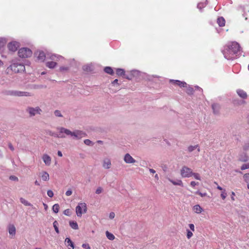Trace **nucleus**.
Listing matches in <instances>:
<instances>
[{"mask_svg": "<svg viewBox=\"0 0 249 249\" xmlns=\"http://www.w3.org/2000/svg\"><path fill=\"white\" fill-rule=\"evenodd\" d=\"M42 159H43V161L46 165H50L51 162V158L49 155H48L47 154L43 155V156L42 157Z\"/></svg>", "mask_w": 249, "mask_h": 249, "instance_id": "14", "label": "nucleus"}, {"mask_svg": "<svg viewBox=\"0 0 249 249\" xmlns=\"http://www.w3.org/2000/svg\"><path fill=\"white\" fill-rule=\"evenodd\" d=\"M56 64L57 63L53 61L47 62L46 63V66L50 69H53L56 66Z\"/></svg>", "mask_w": 249, "mask_h": 249, "instance_id": "22", "label": "nucleus"}, {"mask_svg": "<svg viewBox=\"0 0 249 249\" xmlns=\"http://www.w3.org/2000/svg\"><path fill=\"white\" fill-rule=\"evenodd\" d=\"M54 57H56V56L55 55H53L52 56V59H53V60H54Z\"/></svg>", "mask_w": 249, "mask_h": 249, "instance_id": "61", "label": "nucleus"}, {"mask_svg": "<svg viewBox=\"0 0 249 249\" xmlns=\"http://www.w3.org/2000/svg\"><path fill=\"white\" fill-rule=\"evenodd\" d=\"M249 163L243 164L241 167V169L242 170H245L246 169H249Z\"/></svg>", "mask_w": 249, "mask_h": 249, "instance_id": "34", "label": "nucleus"}, {"mask_svg": "<svg viewBox=\"0 0 249 249\" xmlns=\"http://www.w3.org/2000/svg\"><path fill=\"white\" fill-rule=\"evenodd\" d=\"M70 226L74 230H77L78 229V226L76 222L70 221L69 222Z\"/></svg>", "mask_w": 249, "mask_h": 249, "instance_id": "25", "label": "nucleus"}, {"mask_svg": "<svg viewBox=\"0 0 249 249\" xmlns=\"http://www.w3.org/2000/svg\"><path fill=\"white\" fill-rule=\"evenodd\" d=\"M58 223L57 222V221H54L53 223V226L54 228V230L55 231L58 233L59 232V230H58Z\"/></svg>", "mask_w": 249, "mask_h": 249, "instance_id": "30", "label": "nucleus"}, {"mask_svg": "<svg viewBox=\"0 0 249 249\" xmlns=\"http://www.w3.org/2000/svg\"><path fill=\"white\" fill-rule=\"evenodd\" d=\"M82 246L83 248H85V249H90V246L88 244H83Z\"/></svg>", "mask_w": 249, "mask_h": 249, "instance_id": "43", "label": "nucleus"}, {"mask_svg": "<svg viewBox=\"0 0 249 249\" xmlns=\"http://www.w3.org/2000/svg\"><path fill=\"white\" fill-rule=\"evenodd\" d=\"M197 147H198V145H196L195 146H190L188 147V151L190 152H192Z\"/></svg>", "mask_w": 249, "mask_h": 249, "instance_id": "35", "label": "nucleus"}, {"mask_svg": "<svg viewBox=\"0 0 249 249\" xmlns=\"http://www.w3.org/2000/svg\"><path fill=\"white\" fill-rule=\"evenodd\" d=\"M109 218H110V219H113V218H114V217H115V213H113V212H111V213H109Z\"/></svg>", "mask_w": 249, "mask_h": 249, "instance_id": "49", "label": "nucleus"}, {"mask_svg": "<svg viewBox=\"0 0 249 249\" xmlns=\"http://www.w3.org/2000/svg\"><path fill=\"white\" fill-rule=\"evenodd\" d=\"M65 243L68 246H70L71 248L69 249H74V244L69 238H66L65 239Z\"/></svg>", "mask_w": 249, "mask_h": 249, "instance_id": "18", "label": "nucleus"}, {"mask_svg": "<svg viewBox=\"0 0 249 249\" xmlns=\"http://www.w3.org/2000/svg\"><path fill=\"white\" fill-rule=\"evenodd\" d=\"M189 228H190V229L192 231H195V226H194V225L193 224H190L189 225Z\"/></svg>", "mask_w": 249, "mask_h": 249, "instance_id": "47", "label": "nucleus"}, {"mask_svg": "<svg viewBox=\"0 0 249 249\" xmlns=\"http://www.w3.org/2000/svg\"><path fill=\"white\" fill-rule=\"evenodd\" d=\"M198 184V182H197L196 183V182L194 181H192L191 182V185L192 186V187H195L196 185H197Z\"/></svg>", "mask_w": 249, "mask_h": 249, "instance_id": "50", "label": "nucleus"}, {"mask_svg": "<svg viewBox=\"0 0 249 249\" xmlns=\"http://www.w3.org/2000/svg\"><path fill=\"white\" fill-rule=\"evenodd\" d=\"M104 71L105 72L112 75L114 73L113 70L110 67H106L104 69Z\"/></svg>", "mask_w": 249, "mask_h": 249, "instance_id": "24", "label": "nucleus"}, {"mask_svg": "<svg viewBox=\"0 0 249 249\" xmlns=\"http://www.w3.org/2000/svg\"><path fill=\"white\" fill-rule=\"evenodd\" d=\"M47 195L49 197H52L53 196V193L52 190H50L47 191Z\"/></svg>", "mask_w": 249, "mask_h": 249, "instance_id": "41", "label": "nucleus"}, {"mask_svg": "<svg viewBox=\"0 0 249 249\" xmlns=\"http://www.w3.org/2000/svg\"><path fill=\"white\" fill-rule=\"evenodd\" d=\"M192 172L191 168L184 166L180 170V174L182 178H189L192 176Z\"/></svg>", "mask_w": 249, "mask_h": 249, "instance_id": "4", "label": "nucleus"}, {"mask_svg": "<svg viewBox=\"0 0 249 249\" xmlns=\"http://www.w3.org/2000/svg\"><path fill=\"white\" fill-rule=\"evenodd\" d=\"M212 108L214 113L216 114L218 112L220 107L218 104H214L212 105Z\"/></svg>", "mask_w": 249, "mask_h": 249, "instance_id": "23", "label": "nucleus"}, {"mask_svg": "<svg viewBox=\"0 0 249 249\" xmlns=\"http://www.w3.org/2000/svg\"><path fill=\"white\" fill-rule=\"evenodd\" d=\"M240 51V46L239 43L233 41L229 43L225 46L223 53L225 58L231 60L236 58Z\"/></svg>", "mask_w": 249, "mask_h": 249, "instance_id": "1", "label": "nucleus"}, {"mask_svg": "<svg viewBox=\"0 0 249 249\" xmlns=\"http://www.w3.org/2000/svg\"><path fill=\"white\" fill-rule=\"evenodd\" d=\"M35 249H41V248H36Z\"/></svg>", "mask_w": 249, "mask_h": 249, "instance_id": "64", "label": "nucleus"}, {"mask_svg": "<svg viewBox=\"0 0 249 249\" xmlns=\"http://www.w3.org/2000/svg\"><path fill=\"white\" fill-rule=\"evenodd\" d=\"M57 154H58V156H59V157H62V153L61 151H58V152H57Z\"/></svg>", "mask_w": 249, "mask_h": 249, "instance_id": "54", "label": "nucleus"}, {"mask_svg": "<svg viewBox=\"0 0 249 249\" xmlns=\"http://www.w3.org/2000/svg\"><path fill=\"white\" fill-rule=\"evenodd\" d=\"M235 196V193L234 192H232L231 193V200L232 201H234L235 199L234 198V196Z\"/></svg>", "mask_w": 249, "mask_h": 249, "instance_id": "52", "label": "nucleus"}, {"mask_svg": "<svg viewBox=\"0 0 249 249\" xmlns=\"http://www.w3.org/2000/svg\"><path fill=\"white\" fill-rule=\"evenodd\" d=\"M111 161L108 159H105L104 160L103 166L105 169H109L111 167Z\"/></svg>", "mask_w": 249, "mask_h": 249, "instance_id": "16", "label": "nucleus"}, {"mask_svg": "<svg viewBox=\"0 0 249 249\" xmlns=\"http://www.w3.org/2000/svg\"><path fill=\"white\" fill-rule=\"evenodd\" d=\"M8 232L10 235L12 236H14L16 234V228L13 224H9L8 226Z\"/></svg>", "mask_w": 249, "mask_h": 249, "instance_id": "12", "label": "nucleus"}, {"mask_svg": "<svg viewBox=\"0 0 249 249\" xmlns=\"http://www.w3.org/2000/svg\"><path fill=\"white\" fill-rule=\"evenodd\" d=\"M217 22L220 27H223L225 25V20L223 17L218 18L217 20Z\"/></svg>", "mask_w": 249, "mask_h": 249, "instance_id": "17", "label": "nucleus"}, {"mask_svg": "<svg viewBox=\"0 0 249 249\" xmlns=\"http://www.w3.org/2000/svg\"><path fill=\"white\" fill-rule=\"evenodd\" d=\"M125 71L124 69H117L116 70V74L118 76H124V75Z\"/></svg>", "mask_w": 249, "mask_h": 249, "instance_id": "26", "label": "nucleus"}, {"mask_svg": "<svg viewBox=\"0 0 249 249\" xmlns=\"http://www.w3.org/2000/svg\"><path fill=\"white\" fill-rule=\"evenodd\" d=\"M118 79H116L112 82V84L113 85H115V84L118 85Z\"/></svg>", "mask_w": 249, "mask_h": 249, "instance_id": "53", "label": "nucleus"}, {"mask_svg": "<svg viewBox=\"0 0 249 249\" xmlns=\"http://www.w3.org/2000/svg\"><path fill=\"white\" fill-rule=\"evenodd\" d=\"M25 68L23 64L21 63H13L7 68L8 72L11 70L15 73L21 72L25 71Z\"/></svg>", "mask_w": 249, "mask_h": 249, "instance_id": "2", "label": "nucleus"}, {"mask_svg": "<svg viewBox=\"0 0 249 249\" xmlns=\"http://www.w3.org/2000/svg\"><path fill=\"white\" fill-rule=\"evenodd\" d=\"M6 40L4 38H0V49L4 47L6 44Z\"/></svg>", "mask_w": 249, "mask_h": 249, "instance_id": "31", "label": "nucleus"}, {"mask_svg": "<svg viewBox=\"0 0 249 249\" xmlns=\"http://www.w3.org/2000/svg\"><path fill=\"white\" fill-rule=\"evenodd\" d=\"M87 212L86 203H80V205L76 207V213L78 216H81L83 213Z\"/></svg>", "mask_w": 249, "mask_h": 249, "instance_id": "5", "label": "nucleus"}, {"mask_svg": "<svg viewBox=\"0 0 249 249\" xmlns=\"http://www.w3.org/2000/svg\"><path fill=\"white\" fill-rule=\"evenodd\" d=\"M226 196H227V194L225 192V190H224L222 192V193L221 194V196L223 199H224L226 197Z\"/></svg>", "mask_w": 249, "mask_h": 249, "instance_id": "40", "label": "nucleus"}, {"mask_svg": "<svg viewBox=\"0 0 249 249\" xmlns=\"http://www.w3.org/2000/svg\"><path fill=\"white\" fill-rule=\"evenodd\" d=\"M21 203L25 202H24V200L23 198H21Z\"/></svg>", "mask_w": 249, "mask_h": 249, "instance_id": "62", "label": "nucleus"}, {"mask_svg": "<svg viewBox=\"0 0 249 249\" xmlns=\"http://www.w3.org/2000/svg\"><path fill=\"white\" fill-rule=\"evenodd\" d=\"M149 171L152 173H155L156 172L153 169H150Z\"/></svg>", "mask_w": 249, "mask_h": 249, "instance_id": "55", "label": "nucleus"}, {"mask_svg": "<svg viewBox=\"0 0 249 249\" xmlns=\"http://www.w3.org/2000/svg\"><path fill=\"white\" fill-rule=\"evenodd\" d=\"M45 58V54L43 52H39L37 59L38 60H40L41 61H43Z\"/></svg>", "mask_w": 249, "mask_h": 249, "instance_id": "20", "label": "nucleus"}, {"mask_svg": "<svg viewBox=\"0 0 249 249\" xmlns=\"http://www.w3.org/2000/svg\"><path fill=\"white\" fill-rule=\"evenodd\" d=\"M54 114L56 116H57V117H62V116L61 114L60 111L59 110H55L54 112Z\"/></svg>", "mask_w": 249, "mask_h": 249, "instance_id": "42", "label": "nucleus"}, {"mask_svg": "<svg viewBox=\"0 0 249 249\" xmlns=\"http://www.w3.org/2000/svg\"><path fill=\"white\" fill-rule=\"evenodd\" d=\"M25 205L26 206H30V203H25Z\"/></svg>", "mask_w": 249, "mask_h": 249, "instance_id": "63", "label": "nucleus"}, {"mask_svg": "<svg viewBox=\"0 0 249 249\" xmlns=\"http://www.w3.org/2000/svg\"><path fill=\"white\" fill-rule=\"evenodd\" d=\"M41 178L43 181H48L49 179V175L46 172H43L41 175Z\"/></svg>", "mask_w": 249, "mask_h": 249, "instance_id": "21", "label": "nucleus"}, {"mask_svg": "<svg viewBox=\"0 0 249 249\" xmlns=\"http://www.w3.org/2000/svg\"><path fill=\"white\" fill-rule=\"evenodd\" d=\"M86 133L79 130H76L72 133V137L77 139H81L86 136Z\"/></svg>", "mask_w": 249, "mask_h": 249, "instance_id": "9", "label": "nucleus"}, {"mask_svg": "<svg viewBox=\"0 0 249 249\" xmlns=\"http://www.w3.org/2000/svg\"><path fill=\"white\" fill-rule=\"evenodd\" d=\"M84 143L86 145H89L91 144V141H90L89 140H88V139L85 140L84 141Z\"/></svg>", "mask_w": 249, "mask_h": 249, "instance_id": "45", "label": "nucleus"}, {"mask_svg": "<svg viewBox=\"0 0 249 249\" xmlns=\"http://www.w3.org/2000/svg\"><path fill=\"white\" fill-rule=\"evenodd\" d=\"M193 210L195 213H200L202 212L203 209L199 205H196L194 206Z\"/></svg>", "mask_w": 249, "mask_h": 249, "instance_id": "19", "label": "nucleus"}, {"mask_svg": "<svg viewBox=\"0 0 249 249\" xmlns=\"http://www.w3.org/2000/svg\"><path fill=\"white\" fill-rule=\"evenodd\" d=\"M106 236L107 237V238L109 239V240H113L115 238V236H114V235L113 234H112L111 233L109 232V231H107L106 232Z\"/></svg>", "mask_w": 249, "mask_h": 249, "instance_id": "27", "label": "nucleus"}, {"mask_svg": "<svg viewBox=\"0 0 249 249\" xmlns=\"http://www.w3.org/2000/svg\"><path fill=\"white\" fill-rule=\"evenodd\" d=\"M186 92L188 94H192L194 92V89L193 88L189 87L186 90Z\"/></svg>", "mask_w": 249, "mask_h": 249, "instance_id": "33", "label": "nucleus"}, {"mask_svg": "<svg viewBox=\"0 0 249 249\" xmlns=\"http://www.w3.org/2000/svg\"><path fill=\"white\" fill-rule=\"evenodd\" d=\"M32 54V51L27 48H22L19 50L18 55L21 58H27Z\"/></svg>", "mask_w": 249, "mask_h": 249, "instance_id": "3", "label": "nucleus"}, {"mask_svg": "<svg viewBox=\"0 0 249 249\" xmlns=\"http://www.w3.org/2000/svg\"><path fill=\"white\" fill-rule=\"evenodd\" d=\"M103 191V188L101 187H99L96 189L95 193L96 194H101Z\"/></svg>", "mask_w": 249, "mask_h": 249, "instance_id": "39", "label": "nucleus"}, {"mask_svg": "<svg viewBox=\"0 0 249 249\" xmlns=\"http://www.w3.org/2000/svg\"><path fill=\"white\" fill-rule=\"evenodd\" d=\"M170 82L178 86L180 88L187 87V84L185 82H182V81H180L179 80H171L170 81Z\"/></svg>", "mask_w": 249, "mask_h": 249, "instance_id": "13", "label": "nucleus"}, {"mask_svg": "<svg viewBox=\"0 0 249 249\" xmlns=\"http://www.w3.org/2000/svg\"><path fill=\"white\" fill-rule=\"evenodd\" d=\"M201 4H202V3H199V4H198V5H197V7H198V8H201Z\"/></svg>", "mask_w": 249, "mask_h": 249, "instance_id": "59", "label": "nucleus"}, {"mask_svg": "<svg viewBox=\"0 0 249 249\" xmlns=\"http://www.w3.org/2000/svg\"><path fill=\"white\" fill-rule=\"evenodd\" d=\"M3 65V62L0 60V67Z\"/></svg>", "mask_w": 249, "mask_h": 249, "instance_id": "60", "label": "nucleus"}, {"mask_svg": "<svg viewBox=\"0 0 249 249\" xmlns=\"http://www.w3.org/2000/svg\"><path fill=\"white\" fill-rule=\"evenodd\" d=\"M41 110L39 107H36V108H29L28 109V111L31 115H35L36 114H40Z\"/></svg>", "mask_w": 249, "mask_h": 249, "instance_id": "11", "label": "nucleus"}, {"mask_svg": "<svg viewBox=\"0 0 249 249\" xmlns=\"http://www.w3.org/2000/svg\"><path fill=\"white\" fill-rule=\"evenodd\" d=\"M8 147L9 148L12 150V151H14V148L13 147V146L12 145V143H8Z\"/></svg>", "mask_w": 249, "mask_h": 249, "instance_id": "51", "label": "nucleus"}, {"mask_svg": "<svg viewBox=\"0 0 249 249\" xmlns=\"http://www.w3.org/2000/svg\"><path fill=\"white\" fill-rule=\"evenodd\" d=\"M124 160L127 163H133L135 162V160L129 154L125 155Z\"/></svg>", "mask_w": 249, "mask_h": 249, "instance_id": "10", "label": "nucleus"}, {"mask_svg": "<svg viewBox=\"0 0 249 249\" xmlns=\"http://www.w3.org/2000/svg\"><path fill=\"white\" fill-rule=\"evenodd\" d=\"M192 176H193L196 179L200 180V177L198 173H193L192 172Z\"/></svg>", "mask_w": 249, "mask_h": 249, "instance_id": "32", "label": "nucleus"}, {"mask_svg": "<svg viewBox=\"0 0 249 249\" xmlns=\"http://www.w3.org/2000/svg\"><path fill=\"white\" fill-rule=\"evenodd\" d=\"M10 179H11V180H15V181H18V177L15 176H11L10 177Z\"/></svg>", "mask_w": 249, "mask_h": 249, "instance_id": "44", "label": "nucleus"}, {"mask_svg": "<svg viewBox=\"0 0 249 249\" xmlns=\"http://www.w3.org/2000/svg\"><path fill=\"white\" fill-rule=\"evenodd\" d=\"M187 237L188 239H190L193 236V233L189 230H187Z\"/></svg>", "mask_w": 249, "mask_h": 249, "instance_id": "37", "label": "nucleus"}, {"mask_svg": "<svg viewBox=\"0 0 249 249\" xmlns=\"http://www.w3.org/2000/svg\"><path fill=\"white\" fill-rule=\"evenodd\" d=\"M59 209V206L58 204L55 203L53 206V210L55 213H57L58 212Z\"/></svg>", "mask_w": 249, "mask_h": 249, "instance_id": "29", "label": "nucleus"}, {"mask_svg": "<svg viewBox=\"0 0 249 249\" xmlns=\"http://www.w3.org/2000/svg\"><path fill=\"white\" fill-rule=\"evenodd\" d=\"M170 181L174 184V185H179V186H183V183L182 182V181L181 180H178V181H173V180H170Z\"/></svg>", "mask_w": 249, "mask_h": 249, "instance_id": "28", "label": "nucleus"}, {"mask_svg": "<svg viewBox=\"0 0 249 249\" xmlns=\"http://www.w3.org/2000/svg\"><path fill=\"white\" fill-rule=\"evenodd\" d=\"M43 205L44 206V208L46 210L47 208V207H48L47 204H46V203H43Z\"/></svg>", "mask_w": 249, "mask_h": 249, "instance_id": "57", "label": "nucleus"}, {"mask_svg": "<svg viewBox=\"0 0 249 249\" xmlns=\"http://www.w3.org/2000/svg\"><path fill=\"white\" fill-rule=\"evenodd\" d=\"M196 194H198L199 195V196H200L201 197H203V196H206V193H204V194H202L199 192H196Z\"/></svg>", "mask_w": 249, "mask_h": 249, "instance_id": "48", "label": "nucleus"}, {"mask_svg": "<svg viewBox=\"0 0 249 249\" xmlns=\"http://www.w3.org/2000/svg\"><path fill=\"white\" fill-rule=\"evenodd\" d=\"M237 93L238 95L243 99H246L248 97L247 93L243 90L239 89L237 90Z\"/></svg>", "mask_w": 249, "mask_h": 249, "instance_id": "15", "label": "nucleus"}, {"mask_svg": "<svg viewBox=\"0 0 249 249\" xmlns=\"http://www.w3.org/2000/svg\"><path fill=\"white\" fill-rule=\"evenodd\" d=\"M35 184L36 185H39V183L38 182L37 180H36L35 182Z\"/></svg>", "mask_w": 249, "mask_h": 249, "instance_id": "58", "label": "nucleus"}, {"mask_svg": "<svg viewBox=\"0 0 249 249\" xmlns=\"http://www.w3.org/2000/svg\"><path fill=\"white\" fill-rule=\"evenodd\" d=\"M19 47V43L17 41H12L8 43V48L9 51L12 52H15L17 50L18 48Z\"/></svg>", "mask_w": 249, "mask_h": 249, "instance_id": "6", "label": "nucleus"}, {"mask_svg": "<svg viewBox=\"0 0 249 249\" xmlns=\"http://www.w3.org/2000/svg\"><path fill=\"white\" fill-rule=\"evenodd\" d=\"M244 178L247 182H249V173L246 174L244 175Z\"/></svg>", "mask_w": 249, "mask_h": 249, "instance_id": "38", "label": "nucleus"}, {"mask_svg": "<svg viewBox=\"0 0 249 249\" xmlns=\"http://www.w3.org/2000/svg\"><path fill=\"white\" fill-rule=\"evenodd\" d=\"M64 214L66 215H70L71 214V211L70 209H68L64 211Z\"/></svg>", "mask_w": 249, "mask_h": 249, "instance_id": "36", "label": "nucleus"}, {"mask_svg": "<svg viewBox=\"0 0 249 249\" xmlns=\"http://www.w3.org/2000/svg\"><path fill=\"white\" fill-rule=\"evenodd\" d=\"M59 136H57V137L59 138H65V136L62 134L64 133L67 135H71L72 137V133L73 132L71 131L70 130L66 129L64 127H61L59 128Z\"/></svg>", "mask_w": 249, "mask_h": 249, "instance_id": "7", "label": "nucleus"}, {"mask_svg": "<svg viewBox=\"0 0 249 249\" xmlns=\"http://www.w3.org/2000/svg\"><path fill=\"white\" fill-rule=\"evenodd\" d=\"M11 94L16 96H29L31 95L29 92L19 91H12Z\"/></svg>", "mask_w": 249, "mask_h": 249, "instance_id": "8", "label": "nucleus"}, {"mask_svg": "<svg viewBox=\"0 0 249 249\" xmlns=\"http://www.w3.org/2000/svg\"><path fill=\"white\" fill-rule=\"evenodd\" d=\"M217 188L219 190H223V189L222 188V187H221L219 185H217Z\"/></svg>", "mask_w": 249, "mask_h": 249, "instance_id": "56", "label": "nucleus"}, {"mask_svg": "<svg viewBox=\"0 0 249 249\" xmlns=\"http://www.w3.org/2000/svg\"><path fill=\"white\" fill-rule=\"evenodd\" d=\"M72 194V191L71 189L68 190L66 192V195L67 196H70Z\"/></svg>", "mask_w": 249, "mask_h": 249, "instance_id": "46", "label": "nucleus"}]
</instances>
